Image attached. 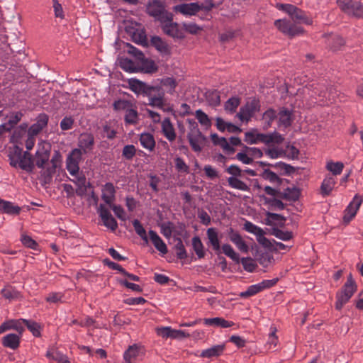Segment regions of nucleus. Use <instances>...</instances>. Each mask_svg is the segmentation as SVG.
Wrapping results in <instances>:
<instances>
[{
    "mask_svg": "<svg viewBox=\"0 0 363 363\" xmlns=\"http://www.w3.org/2000/svg\"><path fill=\"white\" fill-rule=\"evenodd\" d=\"M240 104V100L238 97H232L230 98L225 104V110L230 113H233L235 112L237 108L239 106Z\"/></svg>",
    "mask_w": 363,
    "mask_h": 363,
    "instance_id": "nucleus-45",
    "label": "nucleus"
},
{
    "mask_svg": "<svg viewBox=\"0 0 363 363\" xmlns=\"http://www.w3.org/2000/svg\"><path fill=\"white\" fill-rule=\"evenodd\" d=\"M120 67L121 69L128 72H134L135 71V64L132 60L127 58L121 60Z\"/></svg>",
    "mask_w": 363,
    "mask_h": 363,
    "instance_id": "nucleus-59",
    "label": "nucleus"
},
{
    "mask_svg": "<svg viewBox=\"0 0 363 363\" xmlns=\"http://www.w3.org/2000/svg\"><path fill=\"white\" fill-rule=\"evenodd\" d=\"M270 330L271 332L269 333V338L267 342V345L269 346V350L274 349L278 343V337L275 335L276 329L274 328H271Z\"/></svg>",
    "mask_w": 363,
    "mask_h": 363,
    "instance_id": "nucleus-62",
    "label": "nucleus"
},
{
    "mask_svg": "<svg viewBox=\"0 0 363 363\" xmlns=\"http://www.w3.org/2000/svg\"><path fill=\"white\" fill-rule=\"evenodd\" d=\"M160 23L162 30L167 35L179 39L184 38V33L182 30L179 28V24L173 22L172 13Z\"/></svg>",
    "mask_w": 363,
    "mask_h": 363,
    "instance_id": "nucleus-8",
    "label": "nucleus"
},
{
    "mask_svg": "<svg viewBox=\"0 0 363 363\" xmlns=\"http://www.w3.org/2000/svg\"><path fill=\"white\" fill-rule=\"evenodd\" d=\"M148 13L162 23L171 13L167 11L159 1H155L147 7Z\"/></svg>",
    "mask_w": 363,
    "mask_h": 363,
    "instance_id": "nucleus-15",
    "label": "nucleus"
},
{
    "mask_svg": "<svg viewBox=\"0 0 363 363\" xmlns=\"http://www.w3.org/2000/svg\"><path fill=\"white\" fill-rule=\"evenodd\" d=\"M277 8L279 10L286 12L294 21L284 18L278 19L274 21L275 26L284 34L289 38H294L302 35L304 32L303 27L299 23L311 25L312 18L307 13L292 4H277Z\"/></svg>",
    "mask_w": 363,
    "mask_h": 363,
    "instance_id": "nucleus-1",
    "label": "nucleus"
},
{
    "mask_svg": "<svg viewBox=\"0 0 363 363\" xmlns=\"http://www.w3.org/2000/svg\"><path fill=\"white\" fill-rule=\"evenodd\" d=\"M299 195L300 192L297 188H287L284 192H281V194H279V198L294 201L298 199Z\"/></svg>",
    "mask_w": 363,
    "mask_h": 363,
    "instance_id": "nucleus-33",
    "label": "nucleus"
},
{
    "mask_svg": "<svg viewBox=\"0 0 363 363\" xmlns=\"http://www.w3.org/2000/svg\"><path fill=\"white\" fill-rule=\"evenodd\" d=\"M149 238L155 247L162 255H165L168 252V249L165 242L162 239L157 235V233L150 230L148 232Z\"/></svg>",
    "mask_w": 363,
    "mask_h": 363,
    "instance_id": "nucleus-21",
    "label": "nucleus"
},
{
    "mask_svg": "<svg viewBox=\"0 0 363 363\" xmlns=\"http://www.w3.org/2000/svg\"><path fill=\"white\" fill-rule=\"evenodd\" d=\"M74 177H75V179L72 182L77 186L76 194L80 196H84L87 192V188L91 186L90 183L86 182V177L83 174L79 175L78 173Z\"/></svg>",
    "mask_w": 363,
    "mask_h": 363,
    "instance_id": "nucleus-22",
    "label": "nucleus"
},
{
    "mask_svg": "<svg viewBox=\"0 0 363 363\" xmlns=\"http://www.w3.org/2000/svg\"><path fill=\"white\" fill-rule=\"evenodd\" d=\"M208 240V245L212 247V249L218 254L222 252L234 262L238 263L240 262L239 255L235 252L232 246L229 244L220 245L218 233L216 228H210L206 231Z\"/></svg>",
    "mask_w": 363,
    "mask_h": 363,
    "instance_id": "nucleus-3",
    "label": "nucleus"
},
{
    "mask_svg": "<svg viewBox=\"0 0 363 363\" xmlns=\"http://www.w3.org/2000/svg\"><path fill=\"white\" fill-rule=\"evenodd\" d=\"M23 325H26L28 329L33 333L35 337H38L40 335V325L38 323L34 321L23 319Z\"/></svg>",
    "mask_w": 363,
    "mask_h": 363,
    "instance_id": "nucleus-49",
    "label": "nucleus"
},
{
    "mask_svg": "<svg viewBox=\"0 0 363 363\" xmlns=\"http://www.w3.org/2000/svg\"><path fill=\"white\" fill-rule=\"evenodd\" d=\"M144 355L143 348L138 345H133L125 351L123 359L126 363H135Z\"/></svg>",
    "mask_w": 363,
    "mask_h": 363,
    "instance_id": "nucleus-14",
    "label": "nucleus"
},
{
    "mask_svg": "<svg viewBox=\"0 0 363 363\" xmlns=\"http://www.w3.org/2000/svg\"><path fill=\"white\" fill-rule=\"evenodd\" d=\"M0 211L4 213L18 215L21 208L18 206L13 205L11 202L0 199Z\"/></svg>",
    "mask_w": 363,
    "mask_h": 363,
    "instance_id": "nucleus-29",
    "label": "nucleus"
},
{
    "mask_svg": "<svg viewBox=\"0 0 363 363\" xmlns=\"http://www.w3.org/2000/svg\"><path fill=\"white\" fill-rule=\"evenodd\" d=\"M101 198L107 205H111L116 199V187L111 182H107L102 186Z\"/></svg>",
    "mask_w": 363,
    "mask_h": 363,
    "instance_id": "nucleus-18",
    "label": "nucleus"
},
{
    "mask_svg": "<svg viewBox=\"0 0 363 363\" xmlns=\"http://www.w3.org/2000/svg\"><path fill=\"white\" fill-rule=\"evenodd\" d=\"M244 230H246L248 233H252L255 235H257L259 233L261 234L262 228L260 227L255 225L250 221L246 220L244 223Z\"/></svg>",
    "mask_w": 363,
    "mask_h": 363,
    "instance_id": "nucleus-57",
    "label": "nucleus"
},
{
    "mask_svg": "<svg viewBox=\"0 0 363 363\" xmlns=\"http://www.w3.org/2000/svg\"><path fill=\"white\" fill-rule=\"evenodd\" d=\"M50 158V150L43 147L38 149L35 153V164L38 168H44L45 164Z\"/></svg>",
    "mask_w": 363,
    "mask_h": 363,
    "instance_id": "nucleus-27",
    "label": "nucleus"
},
{
    "mask_svg": "<svg viewBox=\"0 0 363 363\" xmlns=\"http://www.w3.org/2000/svg\"><path fill=\"white\" fill-rule=\"evenodd\" d=\"M261 176L264 179L267 180L272 184H280L281 182V179L277 176V174L268 169H264Z\"/></svg>",
    "mask_w": 363,
    "mask_h": 363,
    "instance_id": "nucleus-44",
    "label": "nucleus"
},
{
    "mask_svg": "<svg viewBox=\"0 0 363 363\" xmlns=\"http://www.w3.org/2000/svg\"><path fill=\"white\" fill-rule=\"evenodd\" d=\"M23 114L21 112H16L12 113L6 123L8 128H13L21 119Z\"/></svg>",
    "mask_w": 363,
    "mask_h": 363,
    "instance_id": "nucleus-63",
    "label": "nucleus"
},
{
    "mask_svg": "<svg viewBox=\"0 0 363 363\" xmlns=\"http://www.w3.org/2000/svg\"><path fill=\"white\" fill-rule=\"evenodd\" d=\"M162 131L169 141L172 142L176 139V133L169 118H165L162 122Z\"/></svg>",
    "mask_w": 363,
    "mask_h": 363,
    "instance_id": "nucleus-23",
    "label": "nucleus"
},
{
    "mask_svg": "<svg viewBox=\"0 0 363 363\" xmlns=\"http://www.w3.org/2000/svg\"><path fill=\"white\" fill-rule=\"evenodd\" d=\"M262 290L260 289V286L259 285V283L257 284H253L250 286L246 291L241 292L239 296L241 298H249L252 296L256 295L257 294L261 292Z\"/></svg>",
    "mask_w": 363,
    "mask_h": 363,
    "instance_id": "nucleus-47",
    "label": "nucleus"
},
{
    "mask_svg": "<svg viewBox=\"0 0 363 363\" xmlns=\"http://www.w3.org/2000/svg\"><path fill=\"white\" fill-rule=\"evenodd\" d=\"M94 136L91 133H83L78 138V147L82 154L91 152L94 147Z\"/></svg>",
    "mask_w": 363,
    "mask_h": 363,
    "instance_id": "nucleus-12",
    "label": "nucleus"
},
{
    "mask_svg": "<svg viewBox=\"0 0 363 363\" xmlns=\"http://www.w3.org/2000/svg\"><path fill=\"white\" fill-rule=\"evenodd\" d=\"M362 203V199L356 194L344 211L343 223L348 224L355 217Z\"/></svg>",
    "mask_w": 363,
    "mask_h": 363,
    "instance_id": "nucleus-10",
    "label": "nucleus"
},
{
    "mask_svg": "<svg viewBox=\"0 0 363 363\" xmlns=\"http://www.w3.org/2000/svg\"><path fill=\"white\" fill-rule=\"evenodd\" d=\"M259 111V103L253 99L247 101L244 106L240 108L237 116L241 121H248Z\"/></svg>",
    "mask_w": 363,
    "mask_h": 363,
    "instance_id": "nucleus-9",
    "label": "nucleus"
},
{
    "mask_svg": "<svg viewBox=\"0 0 363 363\" xmlns=\"http://www.w3.org/2000/svg\"><path fill=\"white\" fill-rule=\"evenodd\" d=\"M1 296L9 301L19 300L22 298L21 293L15 287L7 285L1 290Z\"/></svg>",
    "mask_w": 363,
    "mask_h": 363,
    "instance_id": "nucleus-26",
    "label": "nucleus"
},
{
    "mask_svg": "<svg viewBox=\"0 0 363 363\" xmlns=\"http://www.w3.org/2000/svg\"><path fill=\"white\" fill-rule=\"evenodd\" d=\"M136 155V148L133 145H125L122 150V156L127 160H131Z\"/></svg>",
    "mask_w": 363,
    "mask_h": 363,
    "instance_id": "nucleus-51",
    "label": "nucleus"
},
{
    "mask_svg": "<svg viewBox=\"0 0 363 363\" xmlns=\"http://www.w3.org/2000/svg\"><path fill=\"white\" fill-rule=\"evenodd\" d=\"M174 165L179 172L189 173V167L182 158L177 157L174 159Z\"/></svg>",
    "mask_w": 363,
    "mask_h": 363,
    "instance_id": "nucleus-56",
    "label": "nucleus"
},
{
    "mask_svg": "<svg viewBox=\"0 0 363 363\" xmlns=\"http://www.w3.org/2000/svg\"><path fill=\"white\" fill-rule=\"evenodd\" d=\"M337 4L340 9L349 16L357 18L363 17V5L354 0H337Z\"/></svg>",
    "mask_w": 363,
    "mask_h": 363,
    "instance_id": "nucleus-7",
    "label": "nucleus"
},
{
    "mask_svg": "<svg viewBox=\"0 0 363 363\" xmlns=\"http://www.w3.org/2000/svg\"><path fill=\"white\" fill-rule=\"evenodd\" d=\"M357 289L355 281L352 279L351 274L347 277V281L342 286L341 291L336 295L335 308L340 310L343 306L347 303Z\"/></svg>",
    "mask_w": 363,
    "mask_h": 363,
    "instance_id": "nucleus-5",
    "label": "nucleus"
},
{
    "mask_svg": "<svg viewBox=\"0 0 363 363\" xmlns=\"http://www.w3.org/2000/svg\"><path fill=\"white\" fill-rule=\"evenodd\" d=\"M325 167L327 170L332 172L333 175H339L342 173L343 170L344 164L341 162H335L333 161H330L327 162Z\"/></svg>",
    "mask_w": 363,
    "mask_h": 363,
    "instance_id": "nucleus-41",
    "label": "nucleus"
},
{
    "mask_svg": "<svg viewBox=\"0 0 363 363\" xmlns=\"http://www.w3.org/2000/svg\"><path fill=\"white\" fill-rule=\"evenodd\" d=\"M23 319H19V320H9L6 321L9 329V330H14L16 332H18L20 335H22L23 332L24 331V327L23 325Z\"/></svg>",
    "mask_w": 363,
    "mask_h": 363,
    "instance_id": "nucleus-46",
    "label": "nucleus"
},
{
    "mask_svg": "<svg viewBox=\"0 0 363 363\" xmlns=\"http://www.w3.org/2000/svg\"><path fill=\"white\" fill-rule=\"evenodd\" d=\"M130 89L138 94L150 95L152 87L148 86L144 82L138 80L132 79L129 82Z\"/></svg>",
    "mask_w": 363,
    "mask_h": 363,
    "instance_id": "nucleus-19",
    "label": "nucleus"
},
{
    "mask_svg": "<svg viewBox=\"0 0 363 363\" xmlns=\"http://www.w3.org/2000/svg\"><path fill=\"white\" fill-rule=\"evenodd\" d=\"M192 247L199 258L204 257V247L199 237L196 236L192 238Z\"/></svg>",
    "mask_w": 363,
    "mask_h": 363,
    "instance_id": "nucleus-40",
    "label": "nucleus"
},
{
    "mask_svg": "<svg viewBox=\"0 0 363 363\" xmlns=\"http://www.w3.org/2000/svg\"><path fill=\"white\" fill-rule=\"evenodd\" d=\"M82 160V152L79 149H74L66 160V167L69 173L74 176L79 173V164Z\"/></svg>",
    "mask_w": 363,
    "mask_h": 363,
    "instance_id": "nucleus-11",
    "label": "nucleus"
},
{
    "mask_svg": "<svg viewBox=\"0 0 363 363\" xmlns=\"http://www.w3.org/2000/svg\"><path fill=\"white\" fill-rule=\"evenodd\" d=\"M272 234L277 238L284 241H288L292 238V233L290 231H284L278 228H274Z\"/></svg>",
    "mask_w": 363,
    "mask_h": 363,
    "instance_id": "nucleus-55",
    "label": "nucleus"
},
{
    "mask_svg": "<svg viewBox=\"0 0 363 363\" xmlns=\"http://www.w3.org/2000/svg\"><path fill=\"white\" fill-rule=\"evenodd\" d=\"M211 138L213 144L220 146L224 150H233V148L225 138L219 137L216 133H213L211 135Z\"/></svg>",
    "mask_w": 363,
    "mask_h": 363,
    "instance_id": "nucleus-37",
    "label": "nucleus"
},
{
    "mask_svg": "<svg viewBox=\"0 0 363 363\" xmlns=\"http://www.w3.org/2000/svg\"><path fill=\"white\" fill-rule=\"evenodd\" d=\"M140 143L144 148L150 151H152L155 149V138L150 133H142L140 136Z\"/></svg>",
    "mask_w": 363,
    "mask_h": 363,
    "instance_id": "nucleus-30",
    "label": "nucleus"
},
{
    "mask_svg": "<svg viewBox=\"0 0 363 363\" xmlns=\"http://www.w3.org/2000/svg\"><path fill=\"white\" fill-rule=\"evenodd\" d=\"M228 182L230 186L233 189H239L244 191H247L250 190L249 186L240 179L235 177H230L228 179Z\"/></svg>",
    "mask_w": 363,
    "mask_h": 363,
    "instance_id": "nucleus-39",
    "label": "nucleus"
},
{
    "mask_svg": "<svg viewBox=\"0 0 363 363\" xmlns=\"http://www.w3.org/2000/svg\"><path fill=\"white\" fill-rule=\"evenodd\" d=\"M151 44L163 55H169L171 49L168 44L158 36H153L151 38Z\"/></svg>",
    "mask_w": 363,
    "mask_h": 363,
    "instance_id": "nucleus-25",
    "label": "nucleus"
},
{
    "mask_svg": "<svg viewBox=\"0 0 363 363\" xmlns=\"http://www.w3.org/2000/svg\"><path fill=\"white\" fill-rule=\"evenodd\" d=\"M336 182L333 177H326L321 184L320 191L323 196H328L333 191Z\"/></svg>",
    "mask_w": 363,
    "mask_h": 363,
    "instance_id": "nucleus-31",
    "label": "nucleus"
},
{
    "mask_svg": "<svg viewBox=\"0 0 363 363\" xmlns=\"http://www.w3.org/2000/svg\"><path fill=\"white\" fill-rule=\"evenodd\" d=\"M133 225L134 227L135 233L141 238V239L145 242H148V238L145 229L143 228L140 222L135 219L133 221Z\"/></svg>",
    "mask_w": 363,
    "mask_h": 363,
    "instance_id": "nucleus-43",
    "label": "nucleus"
},
{
    "mask_svg": "<svg viewBox=\"0 0 363 363\" xmlns=\"http://www.w3.org/2000/svg\"><path fill=\"white\" fill-rule=\"evenodd\" d=\"M182 28L190 34H197L199 32L203 30L202 27L198 26L194 23H183Z\"/></svg>",
    "mask_w": 363,
    "mask_h": 363,
    "instance_id": "nucleus-54",
    "label": "nucleus"
},
{
    "mask_svg": "<svg viewBox=\"0 0 363 363\" xmlns=\"http://www.w3.org/2000/svg\"><path fill=\"white\" fill-rule=\"evenodd\" d=\"M328 44L332 49L337 50L345 44V40L339 35H333L329 38Z\"/></svg>",
    "mask_w": 363,
    "mask_h": 363,
    "instance_id": "nucleus-52",
    "label": "nucleus"
},
{
    "mask_svg": "<svg viewBox=\"0 0 363 363\" xmlns=\"http://www.w3.org/2000/svg\"><path fill=\"white\" fill-rule=\"evenodd\" d=\"M266 203H268L274 210H283L285 208L284 203L277 199H267Z\"/></svg>",
    "mask_w": 363,
    "mask_h": 363,
    "instance_id": "nucleus-64",
    "label": "nucleus"
},
{
    "mask_svg": "<svg viewBox=\"0 0 363 363\" xmlns=\"http://www.w3.org/2000/svg\"><path fill=\"white\" fill-rule=\"evenodd\" d=\"M21 241L23 245L28 248L32 250H37L38 247V244L30 236L23 234L21 237Z\"/></svg>",
    "mask_w": 363,
    "mask_h": 363,
    "instance_id": "nucleus-53",
    "label": "nucleus"
},
{
    "mask_svg": "<svg viewBox=\"0 0 363 363\" xmlns=\"http://www.w3.org/2000/svg\"><path fill=\"white\" fill-rule=\"evenodd\" d=\"M285 221V218L277 213L268 212L267 213V224L272 225L274 222H281L283 223Z\"/></svg>",
    "mask_w": 363,
    "mask_h": 363,
    "instance_id": "nucleus-58",
    "label": "nucleus"
},
{
    "mask_svg": "<svg viewBox=\"0 0 363 363\" xmlns=\"http://www.w3.org/2000/svg\"><path fill=\"white\" fill-rule=\"evenodd\" d=\"M139 61H140L141 69L145 72L154 73L157 70V66L153 60L145 58L144 56L143 59H140Z\"/></svg>",
    "mask_w": 363,
    "mask_h": 363,
    "instance_id": "nucleus-36",
    "label": "nucleus"
},
{
    "mask_svg": "<svg viewBox=\"0 0 363 363\" xmlns=\"http://www.w3.org/2000/svg\"><path fill=\"white\" fill-rule=\"evenodd\" d=\"M97 211L104 223V225L112 231H115L118 228V223L116 219L111 214L108 209L104 205L100 204Z\"/></svg>",
    "mask_w": 363,
    "mask_h": 363,
    "instance_id": "nucleus-13",
    "label": "nucleus"
},
{
    "mask_svg": "<svg viewBox=\"0 0 363 363\" xmlns=\"http://www.w3.org/2000/svg\"><path fill=\"white\" fill-rule=\"evenodd\" d=\"M48 116L46 114H40L37 118L35 123L33 124L28 129V135H37L48 124Z\"/></svg>",
    "mask_w": 363,
    "mask_h": 363,
    "instance_id": "nucleus-20",
    "label": "nucleus"
},
{
    "mask_svg": "<svg viewBox=\"0 0 363 363\" xmlns=\"http://www.w3.org/2000/svg\"><path fill=\"white\" fill-rule=\"evenodd\" d=\"M284 140V138L280 133L274 131L271 133L266 134V143L265 144L269 145L274 143L277 145L281 144Z\"/></svg>",
    "mask_w": 363,
    "mask_h": 363,
    "instance_id": "nucleus-42",
    "label": "nucleus"
},
{
    "mask_svg": "<svg viewBox=\"0 0 363 363\" xmlns=\"http://www.w3.org/2000/svg\"><path fill=\"white\" fill-rule=\"evenodd\" d=\"M21 335L10 333L2 338V345L8 348L16 350L20 345Z\"/></svg>",
    "mask_w": 363,
    "mask_h": 363,
    "instance_id": "nucleus-24",
    "label": "nucleus"
},
{
    "mask_svg": "<svg viewBox=\"0 0 363 363\" xmlns=\"http://www.w3.org/2000/svg\"><path fill=\"white\" fill-rule=\"evenodd\" d=\"M175 248L177 251V256L179 259H184L187 258V253L181 239L178 240V242L175 245Z\"/></svg>",
    "mask_w": 363,
    "mask_h": 363,
    "instance_id": "nucleus-60",
    "label": "nucleus"
},
{
    "mask_svg": "<svg viewBox=\"0 0 363 363\" xmlns=\"http://www.w3.org/2000/svg\"><path fill=\"white\" fill-rule=\"evenodd\" d=\"M110 208L113 210L115 215L119 219L122 220H126V213L124 211V209L122 208V206L118 205H115L111 203V205H108Z\"/></svg>",
    "mask_w": 363,
    "mask_h": 363,
    "instance_id": "nucleus-61",
    "label": "nucleus"
},
{
    "mask_svg": "<svg viewBox=\"0 0 363 363\" xmlns=\"http://www.w3.org/2000/svg\"><path fill=\"white\" fill-rule=\"evenodd\" d=\"M189 124V133L187 138L191 148L195 152H200L201 147L200 143L204 140L205 138L199 128L198 123L194 119H187Z\"/></svg>",
    "mask_w": 363,
    "mask_h": 363,
    "instance_id": "nucleus-6",
    "label": "nucleus"
},
{
    "mask_svg": "<svg viewBox=\"0 0 363 363\" xmlns=\"http://www.w3.org/2000/svg\"><path fill=\"white\" fill-rule=\"evenodd\" d=\"M277 116L279 125H283L285 128L291 125L292 121L291 111L284 108L279 111Z\"/></svg>",
    "mask_w": 363,
    "mask_h": 363,
    "instance_id": "nucleus-35",
    "label": "nucleus"
},
{
    "mask_svg": "<svg viewBox=\"0 0 363 363\" xmlns=\"http://www.w3.org/2000/svg\"><path fill=\"white\" fill-rule=\"evenodd\" d=\"M224 350V345H217L201 352L200 357L211 358L220 356Z\"/></svg>",
    "mask_w": 363,
    "mask_h": 363,
    "instance_id": "nucleus-28",
    "label": "nucleus"
},
{
    "mask_svg": "<svg viewBox=\"0 0 363 363\" xmlns=\"http://www.w3.org/2000/svg\"><path fill=\"white\" fill-rule=\"evenodd\" d=\"M174 11L186 16H194L200 11V6L198 3L181 4L175 6Z\"/></svg>",
    "mask_w": 363,
    "mask_h": 363,
    "instance_id": "nucleus-16",
    "label": "nucleus"
},
{
    "mask_svg": "<svg viewBox=\"0 0 363 363\" xmlns=\"http://www.w3.org/2000/svg\"><path fill=\"white\" fill-rule=\"evenodd\" d=\"M195 116L199 122L207 128L211 127V122L208 115L206 114L202 110L199 109L195 112Z\"/></svg>",
    "mask_w": 363,
    "mask_h": 363,
    "instance_id": "nucleus-50",
    "label": "nucleus"
},
{
    "mask_svg": "<svg viewBox=\"0 0 363 363\" xmlns=\"http://www.w3.org/2000/svg\"><path fill=\"white\" fill-rule=\"evenodd\" d=\"M45 356L48 359H53L59 363H65L68 362L67 356L54 348L49 349L47 351Z\"/></svg>",
    "mask_w": 363,
    "mask_h": 363,
    "instance_id": "nucleus-34",
    "label": "nucleus"
},
{
    "mask_svg": "<svg viewBox=\"0 0 363 363\" xmlns=\"http://www.w3.org/2000/svg\"><path fill=\"white\" fill-rule=\"evenodd\" d=\"M277 117L276 111L272 108L267 110L262 116V119L264 121L263 128L264 130H267L269 127H271L272 122Z\"/></svg>",
    "mask_w": 363,
    "mask_h": 363,
    "instance_id": "nucleus-38",
    "label": "nucleus"
},
{
    "mask_svg": "<svg viewBox=\"0 0 363 363\" xmlns=\"http://www.w3.org/2000/svg\"><path fill=\"white\" fill-rule=\"evenodd\" d=\"M206 98L211 106H218L220 101L219 93L216 90L206 91Z\"/></svg>",
    "mask_w": 363,
    "mask_h": 363,
    "instance_id": "nucleus-48",
    "label": "nucleus"
},
{
    "mask_svg": "<svg viewBox=\"0 0 363 363\" xmlns=\"http://www.w3.org/2000/svg\"><path fill=\"white\" fill-rule=\"evenodd\" d=\"M113 108L117 111H123L124 121L126 125H136L139 121L136 107L129 101L118 100L113 104Z\"/></svg>",
    "mask_w": 363,
    "mask_h": 363,
    "instance_id": "nucleus-4",
    "label": "nucleus"
},
{
    "mask_svg": "<svg viewBox=\"0 0 363 363\" xmlns=\"http://www.w3.org/2000/svg\"><path fill=\"white\" fill-rule=\"evenodd\" d=\"M245 141L248 144H257L259 142L266 143V134L264 133H254L252 132H246L245 133Z\"/></svg>",
    "mask_w": 363,
    "mask_h": 363,
    "instance_id": "nucleus-32",
    "label": "nucleus"
},
{
    "mask_svg": "<svg viewBox=\"0 0 363 363\" xmlns=\"http://www.w3.org/2000/svg\"><path fill=\"white\" fill-rule=\"evenodd\" d=\"M230 240L235 245L238 249L242 252L247 253L249 251V247L241 235L232 228L228 231Z\"/></svg>",
    "mask_w": 363,
    "mask_h": 363,
    "instance_id": "nucleus-17",
    "label": "nucleus"
},
{
    "mask_svg": "<svg viewBox=\"0 0 363 363\" xmlns=\"http://www.w3.org/2000/svg\"><path fill=\"white\" fill-rule=\"evenodd\" d=\"M9 164L11 167L31 172L34 168L33 157L28 151H23V149L15 145L8 155Z\"/></svg>",
    "mask_w": 363,
    "mask_h": 363,
    "instance_id": "nucleus-2",
    "label": "nucleus"
}]
</instances>
